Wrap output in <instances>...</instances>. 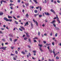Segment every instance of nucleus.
Segmentation results:
<instances>
[{"instance_id":"f257e3e1","label":"nucleus","mask_w":61,"mask_h":61,"mask_svg":"<svg viewBox=\"0 0 61 61\" xmlns=\"http://www.w3.org/2000/svg\"><path fill=\"white\" fill-rule=\"evenodd\" d=\"M4 20H5L6 21H9V22H12V20H8V19L7 18L5 17L4 18Z\"/></svg>"},{"instance_id":"f03ea898","label":"nucleus","mask_w":61,"mask_h":61,"mask_svg":"<svg viewBox=\"0 0 61 61\" xmlns=\"http://www.w3.org/2000/svg\"><path fill=\"white\" fill-rule=\"evenodd\" d=\"M33 21L35 23H36V25L37 26H38V23H37V21L35 20H34V19L33 20Z\"/></svg>"},{"instance_id":"7ed1b4c3","label":"nucleus","mask_w":61,"mask_h":61,"mask_svg":"<svg viewBox=\"0 0 61 61\" xmlns=\"http://www.w3.org/2000/svg\"><path fill=\"white\" fill-rule=\"evenodd\" d=\"M56 17H57V18L58 19L57 20L59 22V23H60V20H59V18L58 17V16L57 15H56Z\"/></svg>"},{"instance_id":"20e7f679","label":"nucleus","mask_w":61,"mask_h":61,"mask_svg":"<svg viewBox=\"0 0 61 61\" xmlns=\"http://www.w3.org/2000/svg\"><path fill=\"white\" fill-rule=\"evenodd\" d=\"M7 48V47H2V49H3L4 50H6V48Z\"/></svg>"},{"instance_id":"39448f33","label":"nucleus","mask_w":61,"mask_h":61,"mask_svg":"<svg viewBox=\"0 0 61 61\" xmlns=\"http://www.w3.org/2000/svg\"><path fill=\"white\" fill-rule=\"evenodd\" d=\"M20 28H21V29H22V30H25V28L23 26H20Z\"/></svg>"},{"instance_id":"423d86ee","label":"nucleus","mask_w":61,"mask_h":61,"mask_svg":"<svg viewBox=\"0 0 61 61\" xmlns=\"http://www.w3.org/2000/svg\"><path fill=\"white\" fill-rule=\"evenodd\" d=\"M51 12H53V13L55 14V11H54V10H53L52 9H51Z\"/></svg>"},{"instance_id":"0eeeda50","label":"nucleus","mask_w":61,"mask_h":61,"mask_svg":"<svg viewBox=\"0 0 61 61\" xmlns=\"http://www.w3.org/2000/svg\"><path fill=\"white\" fill-rule=\"evenodd\" d=\"M25 5H26V6H28L29 5V4L28 3H25Z\"/></svg>"},{"instance_id":"6e6552de","label":"nucleus","mask_w":61,"mask_h":61,"mask_svg":"<svg viewBox=\"0 0 61 61\" xmlns=\"http://www.w3.org/2000/svg\"><path fill=\"white\" fill-rule=\"evenodd\" d=\"M26 17L27 18H28V17H29V15L28 14H27L26 15Z\"/></svg>"},{"instance_id":"1a4fd4ad","label":"nucleus","mask_w":61,"mask_h":61,"mask_svg":"<svg viewBox=\"0 0 61 61\" xmlns=\"http://www.w3.org/2000/svg\"><path fill=\"white\" fill-rule=\"evenodd\" d=\"M21 53L23 55H25V52L24 51H22L21 52Z\"/></svg>"},{"instance_id":"9d476101","label":"nucleus","mask_w":61,"mask_h":61,"mask_svg":"<svg viewBox=\"0 0 61 61\" xmlns=\"http://www.w3.org/2000/svg\"><path fill=\"white\" fill-rule=\"evenodd\" d=\"M45 14L46 15H49V14L48 13L45 12Z\"/></svg>"},{"instance_id":"9b49d317","label":"nucleus","mask_w":61,"mask_h":61,"mask_svg":"<svg viewBox=\"0 0 61 61\" xmlns=\"http://www.w3.org/2000/svg\"><path fill=\"white\" fill-rule=\"evenodd\" d=\"M33 1L35 3H36V4H37L38 3V2L36 1V0H33Z\"/></svg>"},{"instance_id":"f8f14e48","label":"nucleus","mask_w":61,"mask_h":61,"mask_svg":"<svg viewBox=\"0 0 61 61\" xmlns=\"http://www.w3.org/2000/svg\"><path fill=\"white\" fill-rule=\"evenodd\" d=\"M56 22V20H54L52 22H51L50 23L51 24H52V23H54Z\"/></svg>"},{"instance_id":"ddd939ff","label":"nucleus","mask_w":61,"mask_h":61,"mask_svg":"<svg viewBox=\"0 0 61 61\" xmlns=\"http://www.w3.org/2000/svg\"><path fill=\"white\" fill-rule=\"evenodd\" d=\"M26 35L27 37H29V36L28 35V33H26Z\"/></svg>"},{"instance_id":"4468645a","label":"nucleus","mask_w":61,"mask_h":61,"mask_svg":"<svg viewBox=\"0 0 61 61\" xmlns=\"http://www.w3.org/2000/svg\"><path fill=\"white\" fill-rule=\"evenodd\" d=\"M38 46H40V47H41H41H42V45L39 44Z\"/></svg>"},{"instance_id":"2eb2a0df","label":"nucleus","mask_w":61,"mask_h":61,"mask_svg":"<svg viewBox=\"0 0 61 61\" xmlns=\"http://www.w3.org/2000/svg\"><path fill=\"white\" fill-rule=\"evenodd\" d=\"M55 28V29H56V30H59V28H57V27H56Z\"/></svg>"},{"instance_id":"dca6fc26","label":"nucleus","mask_w":61,"mask_h":61,"mask_svg":"<svg viewBox=\"0 0 61 61\" xmlns=\"http://www.w3.org/2000/svg\"><path fill=\"white\" fill-rule=\"evenodd\" d=\"M2 41H3V42H5V39H2Z\"/></svg>"},{"instance_id":"f3484780","label":"nucleus","mask_w":61,"mask_h":61,"mask_svg":"<svg viewBox=\"0 0 61 61\" xmlns=\"http://www.w3.org/2000/svg\"><path fill=\"white\" fill-rule=\"evenodd\" d=\"M39 48L40 50H41V52H43V51L42 50V49H41V48L40 47Z\"/></svg>"},{"instance_id":"a211bd4d","label":"nucleus","mask_w":61,"mask_h":61,"mask_svg":"<svg viewBox=\"0 0 61 61\" xmlns=\"http://www.w3.org/2000/svg\"><path fill=\"white\" fill-rule=\"evenodd\" d=\"M16 25H18V22H17V21H14Z\"/></svg>"},{"instance_id":"6ab92c4d","label":"nucleus","mask_w":61,"mask_h":61,"mask_svg":"<svg viewBox=\"0 0 61 61\" xmlns=\"http://www.w3.org/2000/svg\"><path fill=\"white\" fill-rule=\"evenodd\" d=\"M12 49H13L14 48H15V47L14 46H11L10 47Z\"/></svg>"},{"instance_id":"aec40b11","label":"nucleus","mask_w":61,"mask_h":61,"mask_svg":"<svg viewBox=\"0 0 61 61\" xmlns=\"http://www.w3.org/2000/svg\"><path fill=\"white\" fill-rule=\"evenodd\" d=\"M34 12L35 13H37L38 12V11H37V10H34Z\"/></svg>"},{"instance_id":"412c9836","label":"nucleus","mask_w":61,"mask_h":61,"mask_svg":"<svg viewBox=\"0 0 61 61\" xmlns=\"http://www.w3.org/2000/svg\"><path fill=\"white\" fill-rule=\"evenodd\" d=\"M3 15V12H0V15Z\"/></svg>"},{"instance_id":"4be33fe9","label":"nucleus","mask_w":61,"mask_h":61,"mask_svg":"<svg viewBox=\"0 0 61 61\" xmlns=\"http://www.w3.org/2000/svg\"><path fill=\"white\" fill-rule=\"evenodd\" d=\"M53 26L54 27H55V28L56 26V24H53Z\"/></svg>"},{"instance_id":"5701e85b","label":"nucleus","mask_w":61,"mask_h":61,"mask_svg":"<svg viewBox=\"0 0 61 61\" xmlns=\"http://www.w3.org/2000/svg\"><path fill=\"white\" fill-rule=\"evenodd\" d=\"M42 16V15H39V17L40 18H41V17Z\"/></svg>"},{"instance_id":"b1692460","label":"nucleus","mask_w":61,"mask_h":61,"mask_svg":"<svg viewBox=\"0 0 61 61\" xmlns=\"http://www.w3.org/2000/svg\"><path fill=\"white\" fill-rule=\"evenodd\" d=\"M39 8H40V11H41V10H42V7H40Z\"/></svg>"},{"instance_id":"393cba45","label":"nucleus","mask_w":61,"mask_h":61,"mask_svg":"<svg viewBox=\"0 0 61 61\" xmlns=\"http://www.w3.org/2000/svg\"><path fill=\"white\" fill-rule=\"evenodd\" d=\"M15 53L16 54H18V52L17 51H15Z\"/></svg>"},{"instance_id":"a878e982","label":"nucleus","mask_w":61,"mask_h":61,"mask_svg":"<svg viewBox=\"0 0 61 61\" xmlns=\"http://www.w3.org/2000/svg\"><path fill=\"white\" fill-rule=\"evenodd\" d=\"M8 18H12V17L10 16H8Z\"/></svg>"},{"instance_id":"bb28decb","label":"nucleus","mask_w":61,"mask_h":61,"mask_svg":"<svg viewBox=\"0 0 61 61\" xmlns=\"http://www.w3.org/2000/svg\"><path fill=\"white\" fill-rule=\"evenodd\" d=\"M53 53L54 55V56H56V54H55V51H54V50H53Z\"/></svg>"},{"instance_id":"cd10ccee","label":"nucleus","mask_w":61,"mask_h":61,"mask_svg":"<svg viewBox=\"0 0 61 61\" xmlns=\"http://www.w3.org/2000/svg\"><path fill=\"white\" fill-rule=\"evenodd\" d=\"M38 35L39 36H40V32H38Z\"/></svg>"},{"instance_id":"c85d7f7f","label":"nucleus","mask_w":61,"mask_h":61,"mask_svg":"<svg viewBox=\"0 0 61 61\" xmlns=\"http://www.w3.org/2000/svg\"><path fill=\"white\" fill-rule=\"evenodd\" d=\"M3 2L4 3H7V2L5 1L4 0H3Z\"/></svg>"},{"instance_id":"c756f323","label":"nucleus","mask_w":61,"mask_h":61,"mask_svg":"<svg viewBox=\"0 0 61 61\" xmlns=\"http://www.w3.org/2000/svg\"><path fill=\"white\" fill-rule=\"evenodd\" d=\"M17 39H15L14 40V42H15L17 41Z\"/></svg>"},{"instance_id":"7c9ffc66","label":"nucleus","mask_w":61,"mask_h":61,"mask_svg":"<svg viewBox=\"0 0 61 61\" xmlns=\"http://www.w3.org/2000/svg\"><path fill=\"white\" fill-rule=\"evenodd\" d=\"M17 2L18 3H20V2H21V0H18Z\"/></svg>"},{"instance_id":"2f4dec72","label":"nucleus","mask_w":61,"mask_h":61,"mask_svg":"<svg viewBox=\"0 0 61 61\" xmlns=\"http://www.w3.org/2000/svg\"><path fill=\"white\" fill-rule=\"evenodd\" d=\"M57 36V33H56L55 35V37H56Z\"/></svg>"},{"instance_id":"473e14b6","label":"nucleus","mask_w":61,"mask_h":61,"mask_svg":"<svg viewBox=\"0 0 61 61\" xmlns=\"http://www.w3.org/2000/svg\"><path fill=\"white\" fill-rule=\"evenodd\" d=\"M10 36V37H13V36H12V35L11 34H10L9 35Z\"/></svg>"},{"instance_id":"72a5a7b5","label":"nucleus","mask_w":61,"mask_h":61,"mask_svg":"<svg viewBox=\"0 0 61 61\" xmlns=\"http://www.w3.org/2000/svg\"><path fill=\"white\" fill-rule=\"evenodd\" d=\"M25 25H28V22H26L25 24Z\"/></svg>"},{"instance_id":"f704fd0d","label":"nucleus","mask_w":61,"mask_h":61,"mask_svg":"<svg viewBox=\"0 0 61 61\" xmlns=\"http://www.w3.org/2000/svg\"><path fill=\"white\" fill-rule=\"evenodd\" d=\"M27 39V38L26 37H25L24 38V40H26Z\"/></svg>"},{"instance_id":"c9c22d12","label":"nucleus","mask_w":61,"mask_h":61,"mask_svg":"<svg viewBox=\"0 0 61 61\" xmlns=\"http://www.w3.org/2000/svg\"><path fill=\"white\" fill-rule=\"evenodd\" d=\"M56 59H59V58L57 56V57H56Z\"/></svg>"},{"instance_id":"e433bc0d","label":"nucleus","mask_w":61,"mask_h":61,"mask_svg":"<svg viewBox=\"0 0 61 61\" xmlns=\"http://www.w3.org/2000/svg\"><path fill=\"white\" fill-rule=\"evenodd\" d=\"M13 17L15 19V20H17V19H16L15 18V17L14 16H13Z\"/></svg>"},{"instance_id":"4c0bfd02","label":"nucleus","mask_w":61,"mask_h":61,"mask_svg":"<svg viewBox=\"0 0 61 61\" xmlns=\"http://www.w3.org/2000/svg\"><path fill=\"white\" fill-rule=\"evenodd\" d=\"M29 56H31V54H30V53H29V54L28 55Z\"/></svg>"},{"instance_id":"58836bf2","label":"nucleus","mask_w":61,"mask_h":61,"mask_svg":"<svg viewBox=\"0 0 61 61\" xmlns=\"http://www.w3.org/2000/svg\"><path fill=\"white\" fill-rule=\"evenodd\" d=\"M33 52L34 53H36V51H33Z\"/></svg>"},{"instance_id":"ea45409f","label":"nucleus","mask_w":61,"mask_h":61,"mask_svg":"<svg viewBox=\"0 0 61 61\" xmlns=\"http://www.w3.org/2000/svg\"><path fill=\"white\" fill-rule=\"evenodd\" d=\"M38 38H37V37H35V38H34L33 39L34 40V39H37Z\"/></svg>"},{"instance_id":"a19ab883","label":"nucleus","mask_w":61,"mask_h":61,"mask_svg":"<svg viewBox=\"0 0 61 61\" xmlns=\"http://www.w3.org/2000/svg\"><path fill=\"white\" fill-rule=\"evenodd\" d=\"M57 2L58 3H60V2L59 0H58L57 1Z\"/></svg>"},{"instance_id":"79ce46f5","label":"nucleus","mask_w":61,"mask_h":61,"mask_svg":"<svg viewBox=\"0 0 61 61\" xmlns=\"http://www.w3.org/2000/svg\"><path fill=\"white\" fill-rule=\"evenodd\" d=\"M19 30H20V31H23V30H22L20 28H19Z\"/></svg>"},{"instance_id":"37998d69","label":"nucleus","mask_w":61,"mask_h":61,"mask_svg":"<svg viewBox=\"0 0 61 61\" xmlns=\"http://www.w3.org/2000/svg\"><path fill=\"white\" fill-rule=\"evenodd\" d=\"M3 0H2L1 1L0 3L1 4H2V2H3Z\"/></svg>"},{"instance_id":"c03bdc74","label":"nucleus","mask_w":61,"mask_h":61,"mask_svg":"<svg viewBox=\"0 0 61 61\" xmlns=\"http://www.w3.org/2000/svg\"><path fill=\"white\" fill-rule=\"evenodd\" d=\"M10 41H12V38H10Z\"/></svg>"},{"instance_id":"a18cd8bd","label":"nucleus","mask_w":61,"mask_h":61,"mask_svg":"<svg viewBox=\"0 0 61 61\" xmlns=\"http://www.w3.org/2000/svg\"><path fill=\"white\" fill-rule=\"evenodd\" d=\"M14 5V4H13L11 3L10 5V6H11V5Z\"/></svg>"},{"instance_id":"49530a36","label":"nucleus","mask_w":61,"mask_h":61,"mask_svg":"<svg viewBox=\"0 0 61 61\" xmlns=\"http://www.w3.org/2000/svg\"><path fill=\"white\" fill-rule=\"evenodd\" d=\"M43 43L44 44H46V42L44 41H43Z\"/></svg>"},{"instance_id":"de8ad7c7","label":"nucleus","mask_w":61,"mask_h":61,"mask_svg":"<svg viewBox=\"0 0 61 61\" xmlns=\"http://www.w3.org/2000/svg\"><path fill=\"white\" fill-rule=\"evenodd\" d=\"M33 41L34 42H35V43H36V41L35 40H34Z\"/></svg>"},{"instance_id":"09e8293b","label":"nucleus","mask_w":61,"mask_h":61,"mask_svg":"<svg viewBox=\"0 0 61 61\" xmlns=\"http://www.w3.org/2000/svg\"><path fill=\"white\" fill-rule=\"evenodd\" d=\"M49 51L50 52V53H52V51L51 50H50V49L49 50Z\"/></svg>"},{"instance_id":"8fccbe9b","label":"nucleus","mask_w":61,"mask_h":61,"mask_svg":"<svg viewBox=\"0 0 61 61\" xmlns=\"http://www.w3.org/2000/svg\"><path fill=\"white\" fill-rule=\"evenodd\" d=\"M44 35L45 36H47V34L46 33L44 34Z\"/></svg>"},{"instance_id":"3c124183","label":"nucleus","mask_w":61,"mask_h":61,"mask_svg":"<svg viewBox=\"0 0 61 61\" xmlns=\"http://www.w3.org/2000/svg\"><path fill=\"white\" fill-rule=\"evenodd\" d=\"M34 15L35 17H36V16H37V14H35Z\"/></svg>"},{"instance_id":"603ef678","label":"nucleus","mask_w":61,"mask_h":61,"mask_svg":"<svg viewBox=\"0 0 61 61\" xmlns=\"http://www.w3.org/2000/svg\"><path fill=\"white\" fill-rule=\"evenodd\" d=\"M52 35H53V34L52 33H50V36H52Z\"/></svg>"},{"instance_id":"864d4df0","label":"nucleus","mask_w":61,"mask_h":61,"mask_svg":"<svg viewBox=\"0 0 61 61\" xmlns=\"http://www.w3.org/2000/svg\"><path fill=\"white\" fill-rule=\"evenodd\" d=\"M14 60H16V59L15 58V57H13Z\"/></svg>"},{"instance_id":"5fc2aeb1","label":"nucleus","mask_w":61,"mask_h":61,"mask_svg":"<svg viewBox=\"0 0 61 61\" xmlns=\"http://www.w3.org/2000/svg\"><path fill=\"white\" fill-rule=\"evenodd\" d=\"M10 55L11 56H15V54H10Z\"/></svg>"},{"instance_id":"6e6d98bb","label":"nucleus","mask_w":61,"mask_h":61,"mask_svg":"<svg viewBox=\"0 0 61 61\" xmlns=\"http://www.w3.org/2000/svg\"><path fill=\"white\" fill-rule=\"evenodd\" d=\"M28 46V47L30 48H31V47L29 45H28V46Z\"/></svg>"},{"instance_id":"4d7b16f0","label":"nucleus","mask_w":61,"mask_h":61,"mask_svg":"<svg viewBox=\"0 0 61 61\" xmlns=\"http://www.w3.org/2000/svg\"><path fill=\"white\" fill-rule=\"evenodd\" d=\"M48 49V50H49L50 49H49V46H48L47 47Z\"/></svg>"},{"instance_id":"13d9d810","label":"nucleus","mask_w":61,"mask_h":61,"mask_svg":"<svg viewBox=\"0 0 61 61\" xmlns=\"http://www.w3.org/2000/svg\"><path fill=\"white\" fill-rule=\"evenodd\" d=\"M30 7H31L32 9H33L34 8V7L32 6V7H31V6H30Z\"/></svg>"},{"instance_id":"bf43d9fd","label":"nucleus","mask_w":61,"mask_h":61,"mask_svg":"<svg viewBox=\"0 0 61 61\" xmlns=\"http://www.w3.org/2000/svg\"><path fill=\"white\" fill-rule=\"evenodd\" d=\"M32 58L33 59H36V58H35L33 57H32Z\"/></svg>"},{"instance_id":"052dcab7","label":"nucleus","mask_w":61,"mask_h":61,"mask_svg":"<svg viewBox=\"0 0 61 61\" xmlns=\"http://www.w3.org/2000/svg\"><path fill=\"white\" fill-rule=\"evenodd\" d=\"M54 42H53L52 43V44L53 46H54Z\"/></svg>"},{"instance_id":"680f3d73","label":"nucleus","mask_w":61,"mask_h":61,"mask_svg":"<svg viewBox=\"0 0 61 61\" xmlns=\"http://www.w3.org/2000/svg\"><path fill=\"white\" fill-rule=\"evenodd\" d=\"M31 26L32 27V26H33V24L32 23H31Z\"/></svg>"},{"instance_id":"e2e57ef3","label":"nucleus","mask_w":61,"mask_h":61,"mask_svg":"<svg viewBox=\"0 0 61 61\" xmlns=\"http://www.w3.org/2000/svg\"><path fill=\"white\" fill-rule=\"evenodd\" d=\"M10 8L11 9H13V7H12L11 6L10 7Z\"/></svg>"},{"instance_id":"0e129e2a","label":"nucleus","mask_w":61,"mask_h":61,"mask_svg":"<svg viewBox=\"0 0 61 61\" xmlns=\"http://www.w3.org/2000/svg\"><path fill=\"white\" fill-rule=\"evenodd\" d=\"M57 18V17L56 16V17H55L53 19H56Z\"/></svg>"},{"instance_id":"69168bd1","label":"nucleus","mask_w":61,"mask_h":61,"mask_svg":"<svg viewBox=\"0 0 61 61\" xmlns=\"http://www.w3.org/2000/svg\"><path fill=\"white\" fill-rule=\"evenodd\" d=\"M29 56L28 55H27V58H28V57H29Z\"/></svg>"},{"instance_id":"338daca9","label":"nucleus","mask_w":61,"mask_h":61,"mask_svg":"<svg viewBox=\"0 0 61 61\" xmlns=\"http://www.w3.org/2000/svg\"><path fill=\"white\" fill-rule=\"evenodd\" d=\"M45 3H46V0H45Z\"/></svg>"},{"instance_id":"774afa93","label":"nucleus","mask_w":61,"mask_h":61,"mask_svg":"<svg viewBox=\"0 0 61 61\" xmlns=\"http://www.w3.org/2000/svg\"><path fill=\"white\" fill-rule=\"evenodd\" d=\"M48 60L49 61H52V60H51V59H49Z\"/></svg>"}]
</instances>
